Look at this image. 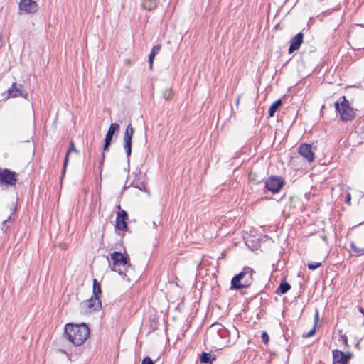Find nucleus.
Masks as SVG:
<instances>
[{
	"label": "nucleus",
	"mask_w": 364,
	"mask_h": 364,
	"mask_svg": "<svg viewBox=\"0 0 364 364\" xmlns=\"http://www.w3.org/2000/svg\"><path fill=\"white\" fill-rule=\"evenodd\" d=\"M64 332L68 340L75 346L83 344L90 334V328L85 323H67L65 326Z\"/></svg>",
	"instance_id": "obj_1"
},
{
	"label": "nucleus",
	"mask_w": 364,
	"mask_h": 364,
	"mask_svg": "<svg viewBox=\"0 0 364 364\" xmlns=\"http://www.w3.org/2000/svg\"><path fill=\"white\" fill-rule=\"evenodd\" d=\"M254 271L250 267H245L242 271L233 277L231 281V289H241L248 287L253 281Z\"/></svg>",
	"instance_id": "obj_2"
},
{
	"label": "nucleus",
	"mask_w": 364,
	"mask_h": 364,
	"mask_svg": "<svg viewBox=\"0 0 364 364\" xmlns=\"http://www.w3.org/2000/svg\"><path fill=\"white\" fill-rule=\"evenodd\" d=\"M335 108L339 113L342 121H351L355 117L354 109L350 106L349 101L346 96L340 97L335 103Z\"/></svg>",
	"instance_id": "obj_3"
},
{
	"label": "nucleus",
	"mask_w": 364,
	"mask_h": 364,
	"mask_svg": "<svg viewBox=\"0 0 364 364\" xmlns=\"http://www.w3.org/2000/svg\"><path fill=\"white\" fill-rule=\"evenodd\" d=\"M110 258L112 260V267L109 264L111 270L117 272L120 275L126 276L127 269L129 266V257L121 252H114L110 255Z\"/></svg>",
	"instance_id": "obj_4"
},
{
	"label": "nucleus",
	"mask_w": 364,
	"mask_h": 364,
	"mask_svg": "<svg viewBox=\"0 0 364 364\" xmlns=\"http://www.w3.org/2000/svg\"><path fill=\"white\" fill-rule=\"evenodd\" d=\"M16 176V172L0 168V186L14 187L17 183Z\"/></svg>",
	"instance_id": "obj_5"
},
{
	"label": "nucleus",
	"mask_w": 364,
	"mask_h": 364,
	"mask_svg": "<svg viewBox=\"0 0 364 364\" xmlns=\"http://www.w3.org/2000/svg\"><path fill=\"white\" fill-rule=\"evenodd\" d=\"M284 183V182L281 177L270 176L265 181V188L274 194L279 192Z\"/></svg>",
	"instance_id": "obj_6"
},
{
	"label": "nucleus",
	"mask_w": 364,
	"mask_h": 364,
	"mask_svg": "<svg viewBox=\"0 0 364 364\" xmlns=\"http://www.w3.org/2000/svg\"><path fill=\"white\" fill-rule=\"evenodd\" d=\"M134 133V129L132 127L131 124H129L127 127L125 133L124 134V148L126 151L127 157L128 161L129 160V156L132 154V139L133 134Z\"/></svg>",
	"instance_id": "obj_7"
},
{
	"label": "nucleus",
	"mask_w": 364,
	"mask_h": 364,
	"mask_svg": "<svg viewBox=\"0 0 364 364\" xmlns=\"http://www.w3.org/2000/svg\"><path fill=\"white\" fill-rule=\"evenodd\" d=\"M352 252L358 257L364 255V234L358 235L350 244Z\"/></svg>",
	"instance_id": "obj_8"
},
{
	"label": "nucleus",
	"mask_w": 364,
	"mask_h": 364,
	"mask_svg": "<svg viewBox=\"0 0 364 364\" xmlns=\"http://www.w3.org/2000/svg\"><path fill=\"white\" fill-rule=\"evenodd\" d=\"M298 151L301 156L306 159L309 162H313L315 159V154L312 151V146L309 144H301Z\"/></svg>",
	"instance_id": "obj_9"
},
{
	"label": "nucleus",
	"mask_w": 364,
	"mask_h": 364,
	"mask_svg": "<svg viewBox=\"0 0 364 364\" xmlns=\"http://www.w3.org/2000/svg\"><path fill=\"white\" fill-rule=\"evenodd\" d=\"M117 208L119 210L117 213L116 228L120 230H124L127 228L128 214L125 210H121L120 205Z\"/></svg>",
	"instance_id": "obj_10"
},
{
	"label": "nucleus",
	"mask_w": 364,
	"mask_h": 364,
	"mask_svg": "<svg viewBox=\"0 0 364 364\" xmlns=\"http://www.w3.org/2000/svg\"><path fill=\"white\" fill-rule=\"evenodd\" d=\"M8 93L11 97H22L26 99L28 97V92L23 89V86L16 82H14L9 88Z\"/></svg>",
	"instance_id": "obj_11"
},
{
	"label": "nucleus",
	"mask_w": 364,
	"mask_h": 364,
	"mask_svg": "<svg viewBox=\"0 0 364 364\" xmlns=\"http://www.w3.org/2000/svg\"><path fill=\"white\" fill-rule=\"evenodd\" d=\"M332 353L334 363L347 364L348 360L351 358L350 353H345L341 350H334Z\"/></svg>",
	"instance_id": "obj_12"
},
{
	"label": "nucleus",
	"mask_w": 364,
	"mask_h": 364,
	"mask_svg": "<svg viewBox=\"0 0 364 364\" xmlns=\"http://www.w3.org/2000/svg\"><path fill=\"white\" fill-rule=\"evenodd\" d=\"M19 8L26 13H34L38 10V4L33 0H20Z\"/></svg>",
	"instance_id": "obj_13"
},
{
	"label": "nucleus",
	"mask_w": 364,
	"mask_h": 364,
	"mask_svg": "<svg viewBox=\"0 0 364 364\" xmlns=\"http://www.w3.org/2000/svg\"><path fill=\"white\" fill-rule=\"evenodd\" d=\"M84 305L90 311H97L102 309L101 299L98 297H92L84 302Z\"/></svg>",
	"instance_id": "obj_14"
},
{
	"label": "nucleus",
	"mask_w": 364,
	"mask_h": 364,
	"mask_svg": "<svg viewBox=\"0 0 364 364\" xmlns=\"http://www.w3.org/2000/svg\"><path fill=\"white\" fill-rule=\"evenodd\" d=\"M304 34L302 32L297 33L291 41L289 48V53H292L297 50L303 43Z\"/></svg>",
	"instance_id": "obj_15"
},
{
	"label": "nucleus",
	"mask_w": 364,
	"mask_h": 364,
	"mask_svg": "<svg viewBox=\"0 0 364 364\" xmlns=\"http://www.w3.org/2000/svg\"><path fill=\"white\" fill-rule=\"evenodd\" d=\"M119 132V125L117 123H112L110 124L109 128L106 134L105 140L112 142L114 134Z\"/></svg>",
	"instance_id": "obj_16"
},
{
	"label": "nucleus",
	"mask_w": 364,
	"mask_h": 364,
	"mask_svg": "<svg viewBox=\"0 0 364 364\" xmlns=\"http://www.w3.org/2000/svg\"><path fill=\"white\" fill-rule=\"evenodd\" d=\"M212 328L216 331L218 336L222 338H225L229 333L228 331L220 323H215L212 325Z\"/></svg>",
	"instance_id": "obj_17"
},
{
	"label": "nucleus",
	"mask_w": 364,
	"mask_h": 364,
	"mask_svg": "<svg viewBox=\"0 0 364 364\" xmlns=\"http://www.w3.org/2000/svg\"><path fill=\"white\" fill-rule=\"evenodd\" d=\"M102 289L100 282L96 279H93V287H92V296L95 297H98L99 299L102 296Z\"/></svg>",
	"instance_id": "obj_18"
},
{
	"label": "nucleus",
	"mask_w": 364,
	"mask_h": 364,
	"mask_svg": "<svg viewBox=\"0 0 364 364\" xmlns=\"http://www.w3.org/2000/svg\"><path fill=\"white\" fill-rule=\"evenodd\" d=\"M160 50L161 45H156L152 48L151 51L149 55V63L150 69L152 68L154 57L156 56V54L159 53Z\"/></svg>",
	"instance_id": "obj_19"
},
{
	"label": "nucleus",
	"mask_w": 364,
	"mask_h": 364,
	"mask_svg": "<svg viewBox=\"0 0 364 364\" xmlns=\"http://www.w3.org/2000/svg\"><path fill=\"white\" fill-rule=\"evenodd\" d=\"M12 220H14V218H12V213L10 214L6 219L4 220L1 223V229L4 233H6L10 228V224L12 223Z\"/></svg>",
	"instance_id": "obj_20"
},
{
	"label": "nucleus",
	"mask_w": 364,
	"mask_h": 364,
	"mask_svg": "<svg viewBox=\"0 0 364 364\" xmlns=\"http://www.w3.org/2000/svg\"><path fill=\"white\" fill-rule=\"evenodd\" d=\"M282 105V100L281 99H278L276 100L269 107V116L272 117L274 116L275 112L277 111L279 107Z\"/></svg>",
	"instance_id": "obj_21"
},
{
	"label": "nucleus",
	"mask_w": 364,
	"mask_h": 364,
	"mask_svg": "<svg viewBox=\"0 0 364 364\" xmlns=\"http://www.w3.org/2000/svg\"><path fill=\"white\" fill-rule=\"evenodd\" d=\"M290 289H291V285L285 280H283L280 283L276 292L277 294H286Z\"/></svg>",
	"instance_id": "obj_22"
},
{
	"label": "nucleus",
	"mask_w": 364,
	"mask_h": 364,
	"mask_svg": "<svg viewBox=\"0 0 364 364\" xmlns=\"http://www.w3.org/2000/svg\"><path fill=\"white\" fill-rule=\"evenodd\" d=\"M157 2L156 0H143L142 6L143 7L149 11L153 10L156 7Z\"/></svg>",
	"instance_id": "obj_23"
},
{
	"label": "nucleus",
	"mask_w": 364,
	"mask_h": 364,
	"mask_svg": "<svg viewBox=\"0 0 364 364\" xmlns=\"http://www.w3.org/2000/svg\"><path fill=\"white\" fill-rule=\"evenodd\" d=\"M212 359L213 360H215V357H213L212 358V355L209 353H205V352H203L201 355H200V361L202 363H205V364H207V363H211L212 362Z\"/></svg>",
	"instance_id": "obj_24"
},
{
	"label": "nucleus",
	"mask_w": 364,
	"mask_h": 364,
	"mask_svg": "<svg viewBox=\"0 0 364 364\" xmlns=\"http://www.w3.org/2000/svg\"><path fill=\"white\" fill-rule=\"evenodd\" d=\"M340 333V338L339 341L341 343V344L343 346V349H346L348 347V337L346 334L342 333V331H339Z\"/></svg>",
	"instance_id": "obj_25"
},
{
	"label": "nucleus",
	"mask_w": 364,
	"mask_h": 364,
	"mask_svg": "<svg viewBox=\"0 0 364 364\" xmlns=\"http://www.w3.org/2000/svg\"><path fill=\"white\" fill-rule=\"evenodd\" d=\"M162 95L164 99H165L166 100H169L173 97L172 90L169 88H166L163 91Z\"/></svg>",
	"instance_id": "obj_26"
},
{
	"label": "nucleus",
	"mask_w": 364,
	"mask_h": 364,
	"mask_svg": "<svg viewBox=\"0 0 364 364\" xmlns=\"http://www.w3.org/2000/svg\"><path fill=\"white\" fill-rule=\"evenodd\" d=\"M72 152H75L77 154H79V151L77 149H75V144L73 143V141H70V144H69V148H68V150L65 154V156H68V159L69 158V155L70 153Z\"/></svg>",
	"instance_id": "obj_27"
},
{
	"label": "nucleus",
	"mask_w": 364,
	"mask_h": 364,
	"mask_svg": "<svg viewBox=\"0 0 364 364\" xmlns=\"http://www.w3.org/2000/svg\"><path fill=\"white\" fill-rule=\"evenodd\" d=\"M68 156H65L64 161H63V165L62 171H61V180H62V179L64 178V176H65V172H66L67 166H68Z\"/></svg>",
	"instance_id": "obj_28"
},
{
	"label": "nucleus",
	"mask_w": 364,
	"mask_h": 364,
	"mask_svg": "<svg viewBox=\"0 0 364 364\" xmlns=\"http://www.w3.org/2000/svg\"><path fill=\"white\" fill-rule=\"evenodd\" d=\"M321 266V262H309L308 263V268L311 270H315L316 269L318 268Z\"/></svg>",
	"instance_id": "obj_29"
},
{
	"label": "nucleus",
	"mask_w": 364,
	"mask_h": 364,
	"mask_svg": "<svg viewBox=\"0 0 364 364\" xmlns=\"http://www.w3.org/2000/svg\"><path fill=\"white\" fill-rule=\"evenodd\" d=\"M131 186L135 187V188H137L141 191H145L146 189V185L144 183V182H141L139 183H135L134 181L132 183Z\"/></svg>",
	"instance_id": "obj_30"
},
{
	"label": "nucleus",
	"mask_w": 364,
	"mask_h": 364,
	"mask_svg": "<svg viewBox=\"0 0 364 364\" xmlns=\"http://www.w3.org/2000/svg\"><path fill=\"white\" fill-rule=\"evenodd\" d=\"M261 337H262V342L264 343H265V344L268 343V342L269 341V337L267 332H265V331L262 332Z\"/></svg>",
	"instance_id": "obj_31"
},
{
	"label": "nucleus",
	"mask_w": 364,
	"mask_h": 364,
	"mask_svg": "<svg viewBox=\"0 0 364 364\" xmlns=\"http://www.w3.org/2000/svg\"><path fill=\"white\" fill-rule=\"evenodd\" d=\"M316 326H314V328L310 331H309L307 333L304 334L303 337L304 338H309V337H311L312 336H314L316 332Z\"/></svg>",
	"instance_id": "obj_32"
},
{
	"label": "nucleus",
	"mask_w": 364,
	"mask_h": 364,
	"mask_svg": "<svg viewBox=\"0 0 364 364\" xmlns=\"http://www.w3.org/2000/svg\"><path fill=\"white\" fill-rule=\"evenodd\" d=\"M141 364H154L153 360L149 357L146 356L142 360Z\"/></svg>",
	"instance_id": "obj_33"
},
{
	"label": "nucleus",
	"mask_w": 364,
	"mask_h": 364,
	"mask_svg": "<svg viewBox=\"0 0 364 364\" xmlns=\"http://www.w3.org/2000/svg\"><path fill=\"white\" fill-rule=\"evenodd\" d=\"M319 316H318V311L316 310L315 316H314V326H316L317 323L318 321Z\"/></svg>",
	"instance_id": "obj_34"
},
{
	"label": "nucleus",
	"mask_w": 364,
	"mask_h": 364,
	"mask_svg": "<svg viewBox=\"0 0 364 364\" xmlns=\"http://www.w3.org/2000/svg\"><path fill=\"white\" fill-rule=\"evenodd\" d=\"M110 144H111V143L109 141L105 140V144H104V148H103L104 151L108 150Z\"/></svg>",
	"instance_id": "obj_35"
},
{
	"label": "nucleus",
	"mask_w": 364,
	"mask_h": 364,
	"mask_svg": "<svg viewBox=\"0 0 364 364\" xmlns=\"http://www.w3.org/2000/svg\"><path fill=\"white\" fill-rule=\"evenodd\" d=\"M350 193H348L347 196H346V203L348 205H350Z\"/></svg>",
	"instance_id": "obj_36"
},
{
	"label": "nucleus",
	"mask_w": 364,
	"mask_h": 364,
	"mask_svg": "<svg viewBox=\"0 0 364 364\" xmlns=\"http://www.w3.org/2000/svg\"><path fill=\"white\" fill-rule=\"evenodd\" d=\"M240 100V96L239 95L237 97L236 102H235L237 107H238V105H239Z\"/></svg>",
	"instance_id": "obj_37"
},
{
	"label": "nucleus",
	"mask_w": 364,
	"mask_h": 364,
	"mask_svg": "<svg viewBox=\"0 0 364 364\" xmlns=\"http://www.w3.org/2000/svg\"><path fill=\"white\" fill-rule=\"evenodd\" d=\"M359 311L361 312L363 315L364 314V309L363 307H359Z\"/></svg>",
	"instance_id": "obj_38"
},
{
	"label": "nucleus",
	"mask_w": 364,
	"mask_h": 364,
	"mask_svg": "<svg viewBox=\"0 0 364 364\" xmlns=\"http://www.w3.org/2000/svg\"><path fill=\"white\" fill-rule=\"evenodd\" d=\"M1 41H2V37H1V35L0 34V48L1 47L2 44H1Z\"/></svg>",
	"instance_id": "obj_39"
},
{
	"label": "nucleus",
	"mask_w": 364,
	"mask_h": 364,
	"mask_svg": "<svg viewBox=\"0 0 364 364\" xmlns=\"http://www.w3.org/2000/svg\"><path fill=\"white\" fill-rule=\"evenodd\" d=\"M104 158H105V154H102V161H101V164H102V163H103Z\"/></svg>",
	"instance_id": "obj_40"
},
{
	"label": "nucleus",
	"mask_w": 364,
	"mask_h": 364,
	"mask_svg": "<svg viewBox=\"0 0 364 364\" xmlns=\"http://www.w3.org/2000/svg\"><path fill=\"white\" fill-rule=\"evenodd\" d=\"M11 212H14V210H13V209H11ZM11 213L13 214V213H11Z\"/></svg>",
	"instance_id": "obj_41"
},
{
	"label": "nucleus",
	"mask_w": 364,
	"mask_h": 364,
	"mask_svg": "<svg viewBox=\"0 0 364 364\" xmlns=\"http://www.w3.org/2000/svg\"><path fill=\"white\" fill-rule=\"evenodd\" d=\"M11 212H14V210H13V209H11ZM11 213L13 214V213H11Z\"/></svg>",
	"instance_id": "obj_42"
}]
</instances>
